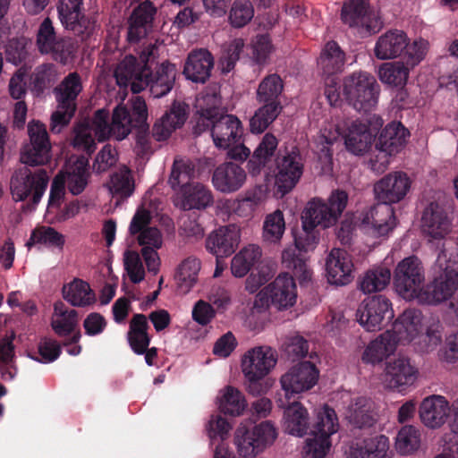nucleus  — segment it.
<instances>
[{"label": "nucleus", "mask_w": 458, "mask_h": 458, "mask_svg": "<svg viewBox=\"0 0 458 458\" xmlns=\"http://www.w3.org/2000/svg\"><path fill=\"white\" fill-rule=\"evenodd\" d=\"M353 264L347 251L333 249L327 258L326 272L330 284L344 286L350 284L354 276Z\"/></svg>", "instance_id": "c85d7f7f"}, {"label": "nucleus", "mask_w": 458, "mask_h": 458, "mask_svg": "<svg viewBox=\"0 0 458 458\" xmlns=\"http://www.w3.org/2000/svg\"><path fill=\"white\" fill-rule=\"evenodd\" d=\"M358 323L369 332L381 330L394 318L391 301L384 294L367 296L356 312Z\"/></svg>", "instance_id": "1a4fd4ad"}, {"label": "nucleus", "mask_w": 458, "mask_h": 458, "mask_svg": "<svg viewBox=\"0 0 458 458\" xmlns=\"http://www.w3.org/2000/svg\"><path fill=\"white\" fill-rule=\"evenodd\" d=\"M200 269V262L198 259L189 257L177 267L174 279L178 289L182 293H187L197 282L198 273Z\"/></svg>", "instance_id": "8fccbe9b"}, {"label": "nucleus", "mask_w": 458, "mask_h": 458, "mask_svg": "<svg viewBox=\"0 0 458 458\" xmlns=\"http://www.w3.org/2000/svg\"><path fill=\"white\" fill-rule=\"evenodd\" d=\"M421 313L417 310H405L394 322L392 334L397 342L411 343L420 334Z\"/></svg>", "instance_id": "e433bc0d"}, {"label": "nucleus", "mask_w": 458, "mask_h": 458, "mask_svg": "<svg viewBox=\"0 0 458 458\" xmlns=\"http://www.w3.org/2000/svg\"><path fill=\"white\" fill-rule=\"evenodd\" d=\"M451 411L448 401L442 395L433 394L425 398L420 406V418L431 428L441 427Z\"/></svg>", "instance_id": "f704fd0d"}, {"label": "nucleus", "mask_w": 458, "mask_h": 458, "mask_svg": "<svg viewBox=\"0 0 458 458\" xmlns=\"http://www.w3.org/2000/svg\"><path fill=\"white\" fill-rule=\"evenodd\" d=\"M277 437V429L271 420L251 427L241 424L234 433V444L240 456L255 458L273 445Z\"/></svg>", "instance_id": "423d86ee"}, {"label": "nucleus", "mask_w": 458, "mask_h": 458, "mask_svg": "<svg viewBox=\"0 0 458 458\" xmlns=\"http://www.w3.org/2000/svg\"><path fill=\"white\" fill-rule=\"evenodd\" d=\"M83 0H59L56 5L58 18L64 28L77 36L90 35L97 20L82 13Z\"/></svg>", "instance_id": "f3484780"}, {"label": "nucleus", "mask_w": 458, "mask_h": 458, "mask_svg": "<svg viewBox=\"0 0 458 458\" xmlns=\"http://www.w3.org/2000/svg\"><path fill=\"white\" fill-rule=\"evenodd\" d=\"M267 286L272 307L277 310H287L295 305L297 288L293 276L282 273Z\"/></svg>", "instance_id": "cd10ccee"}, {"label": "nucleus", "mask_w": 458, "mask_h": 458, "mask_svg": "<svg viewBox=\"0 0 458 458\" xmlns=\"http://www.w3.org/2000/svg\"><path fill=\"white\" fill-rule=\"evenodd\" d=\"M282 110L270 105H262L250 120V130L252 133H262L277 118Z\"/></svg>", "instance_id": "bf43d9fd"}, {"label": "nucleus", "mask_w": 458, "mask_h": 458, "mask_svg": "<svg viewBox=\"0 0 458 458\" xmlns=\"http://www.w3.org/2000/svg\"><path fill=\"white\" fill-rule=\"evenodd\" d=\"M301 230H293L295 248H287L282 252V264L290 269L300 284L311 280V270L308 267L307 259L301 252L313 250L319 242V233L316 230L322 222L306 208L301 214Z\"/></svg>", "instance_id": "f03ea898"}, {"label": "nucleus", "mask_w": 458, "mask_h": 458, "mask_svg": "<svg viewBox=\"0 0 458 458\" xmlns=\"http://www.w3.org/2000/svg\"><path fill=\"white\" fill-rule=\"evenodd\" d=\"M283 89L284 83L281 77L276 73L268 74L259 82L256 99L261 105H270L276 109L282 110L283 106L279 97Z\"/></svg>", "instance_id": "c03bdc74"}, {"label": "nucleus", "mask_w": 458, "mask_h": 458, "mask_svg": "<svg viewBox=\"0 0 458 458\" xmlns=\"http://www.w3.org/2000/svg\"><path fill=\"white\" fill-rule=\"evenodd\" d=\"M417 373L408 358L399 357L386 362L384 382L387 388L401 391L414 383Z\"/></svg>", "instance_id": "7c9ffc66"}, {"label": "nucleus", "mask_w": 458, "mask_h": 458, "mask_svg": "<svg viewBox=\"0 0 458 458\" xmlns=\"http://www.w3.org/2000/svg\"><path fill=\"white\" fill-rule=\"evenodd\" d=\"M63 298L73 307H86L96 301V296L89 284L79 278L64 284Z\"/></svg>", "instance_id": "a18cd8bd"}, {"label": "nucleus", "mask_w": 458, "mask_h": 458, "mask_svg": "<svg viewBox=\"0 0 458 458\" xmlns=\"http://www.w3.org/2000/svg\"><path fill=\"white\" fill-rule=\"evenodd\" d=\"M344 63V52L334 40L326 44L318 60V65L322 71V77L337 76L343 71Z\"/></svg>", "instance_id": "37998d69"}, {"label": "nucleus", "mask_w": 458, "mask_h": 458, "mask_svg": "<svg viewBox=\"0 0 458 458\" xmlns=\"http://www.w3.org/2000/svg\"><path fill=\"white\" fill-rule=\"evenodd\" d=\"M148 106L145 99L137 96L131 100L130 121L124 123V127L130 129V133L135 130L136 148L142 155L150 149V131L148 123Z\"/></svg>", "instance_id": "b1692460"}, {"label": "nucleus", "mask_w": 458, "mask_h": 458, "mask_svg": "<svg viewBox=\"0 0 458 458\" xmlns=\"http://www.w3.org/2000/svg\"><path fill=\"white\" fill-rule=\"evenodd\" d=\"M348 199L349 196L345 191L337 189L332 191L327 202L320 199H313L305 208L322 222L324 228H327L337 222L347 206Z\"/></svg>", "instance_id": "412c9836"}, {"label": "nucleus", "mask_w": 458, "mask_h": 458, "mask_svg": "<svg viewBox=\"0 0 458 458\" xmlns=\"http://www.w3.org/2000/svg\"><path fill=\"white\" fill-rule=\"evenodd\" d=\"M458 288V271L446 267L422 287L418 302L437 305L449 300Z\"/></svg>", "instance_id": "dca6fc26"}, {"label": "nucleus", "mask_w": 458, "mask_h": 458, "mask_svg": "<svg viewBox=\"0 0 458 458\" xmlns=\"http://www.w3.org/2000/svg\"><path fill=\"white\" fill-rule=\"evenodd\" d=\"M38 349L40 358L30 352H28L27 356L32 360L40 363L53 362L59 358L62 352L61 345L58 342L47 337L40 340Z\"/></svg>", "instance_id": "0e129e2a"}, {"label": "nucleus", "mask_w": 458, "mask_h": 458, "mask_svg": "<svg viewBox=\"0 0 458 458\" xmlns=\"http://www.w3.org/2000/svg\"><path fill=\"white\" fill-rule=\"evenodd\" d=\"M301 153L297 146H293L282 158L277 157L276 186L277 192L284 196L297 184L303 174Z\"/></svg>", "instance_id": "6ab92c4d"}, {"label": "nucleus", "mask_w": 458, "mask_h": 458, "mask_svg": "<svg viewBox=\"0 0 458 458\" xmlns=\"http://www.w3.org/2000/svg\"><path fill=\"white\" fill-rule=\"evenodd\" d=\"M203 102L206 106L199 105L197 110L199 115L196 119L195 123L192 126V134L194 137L200 136L203 132L209 131L212 135V128L216 120L217 106L219 100L216 95H207L203 98Z\"/></svg>", "instance_id": "49530a36"}, {"label": "nucleus", "mask_w": 458, "mask_h": 458, "mask_svg": "<svg viewBox=\"0 0 458 458\" xmlns=\"http://www.w3.org/2000/svg\"><path fill=\"white\" fill-rule=\"evenodd\" d=\"M397 344L390 332L386 331L369 342L362 352L361 361L373 366L381 363L395 352Z\"/></svg>", "instance_id": "4c0bfd02"}, {"label": "nucleus", "mask_w": 458, "mask_h": 458, "mask_svg": "<svg viewBox=\"0 0 458 458\" xmlns=\"http://www.w3.org/2000/svg\"><path fill=\"white\" fill-rule=\"evenodd\" d=\"M341 20L363 37L377 33L382 27L380 19L370 9L369 0H346L342 6Z\"/></svg>", "instance_id": "f8f14e48"}, {"label": "nucleus", "mask_w": 458, "mask_h": 458, "mask_svg": "<svg viewBox=\"0 0 458 458\" xmlns=\"http://www.w3.org/2000/svg\"><path fill=\"white\" fill-rule=\"evenodd\" d=\"M420 445V430L412 425L402 427L395 438L396 451L402 455H408L417 451Z\"/></svg>", "instance_id": "4d7b16f0"}, {"label": "nucleus", "mask_w": 458, "mask_h": 458, "mask_svg": "<svg viewBox=\"0 0 458 458\" xmlns=\"http://www.w3.org/2000/svg\"><path fill=\"white\" fill-rule=\"evenodd\" d=\"M391 280V271L387 267H377L367 271L359 283L364 293H377L384 290Z\"/></svg>", "instance_id": "864d4df0"}, {"label": "nucleus", "mask_w": 458, "mask_h": 458, "mask_svg": "<svg viewBox=\"0 0 458 458\" xmlns=\"http://www.w3.org/2000/svg\"><path fill=\"white\" fill-rule=\"evenodd\" d=\"M221 392L223 394L218 405L220 411L233 417L242 415L247 408L242 393L232 386H225Z\"/></svg>", "instance_id": "09e8293b"}, {"label": "nucleus", "mask_w": 458, "mask_h": 458, "mask_svg": "<svg viewBox=\"0 0 458 458\" xmlns=\"http://www.w3.org/2000/svg\"><path fill=\"white\" fill-rule=\"evenodd\" d=\"M410 135L409 130L399 121L382 126L375 138L377 154L369 162L370 169L377 174L384 173L390 163V157L403 149Z\"/></svg>", "instance_id": "20e7f679"}, {"label": "nucleus", "mask_w": 458, "mask_h": 458, "mask_svg": "<svg viewBox=\"0 0 458 458\" xmlns=\"http://www.w3.org/2000/svg\"><path fill=\"white\" fill-rule=\"evenodd\" d=\"M214 204L212 191L199 182L186 186L182 192L180 208L184 211L205 210Z\"/></svg>", "instance_id": "58836bf2"}, {"label": "nucleus", "mask_w": 458, "mask_h": 458, "mask_svg": "<svg viewBox=\"0 0 458 458\" xmlns=\"http://www.w3.org/2000/svg\"><path fill=\"white\" fill-rule=\"evenodd\" d=\"M344 418L351 435L357 439L371 435L375 431L378 420L373 401L365 396L351 400L346 407Z\"/></svg>", "instance_id": "9d476101"}, {"label": "nucleus", "mask_w": 458, "mask_h": 458, "mask_svg": "<svg viewBox=\"0 0 458 458\" xmlns=\"http://www.w3.org/2000/svg\"><path fill=\"white\" fill-rule=\"evenodd\" d=\"M47 50L55 62L66 65L74 56L75 47L70 38H60L55 39Z\"/></svg>", "instance_id": "69168bd1"}, {"label": "nucleus", "mask_w": 458, "mask_h": 458, "mask_svg": "<svg viewBox=\"0 0 458 458\" xmlns=\"http://www.w3.org/2000/svg\"><path fill=\"white\" fill-rule=\"evenodd\" d=\"M277 361L276 351L267 345L249 350L242 359V371L247 392L253 396L265 394L272 386L267 377Z\"/></svg>", "instance_id": "7ed1b4c3"}, {"label": "nucleus", "mask_w": 458, "mask_h": 458, "mask_svg": "<svg viewBox=\"0 0 458 458\" xmlns=\"http://www.w3.org/2000/svg\"><path fill=\"white\" fill-rule=\"evenodd\" d=\"M411 187V181L403 171L390 172L374 184V194L377 203L371 208L370 215L363 218V223L371 224L377 236H385L395 225L394 211L392 204L403 200Z\"/></svg>", "instance_id": "f257e3e1"}, {"label": "nucleus", "mask_w": 458, "mask_h": 458, "mask_svg": "<svg viewBox=\"0 0 458 458\" xmlns=\"http://www.w3.org/2000/svg\"><path fill=\"white\" fill-rule=\"evenodd\" d=\"M318 370L310 361H302L292 367L280 378L286 399L312 388L318 382Z\"/></svg>", "instance_id": "a211bd4d"}, {"label": "nucleus", "mask_w": 458, "mask_h": 458, "mask_svg": "<svg viewBox=\"0 0 458 458\" xmlns=\"http://www.w3.org/2000/svg\"><path fill=\"white\" fill-rule=\"evenodd\" d=\"M278 406L284 408V431L294 437H302L309 429V412L307 409L297 401L287 405L282 399L277 401Z\"/></svg>", "instance_id": "72a5a7b5"}, {"label": "nucleus", "mask_w": 458, "mask_h": 458, "mask_svg": "<svg viewBox=\"0 0 458 458\" xmlns=\"http://www.w3.org/2000/svg\"><path fill=\"white\" fill-rule=\"evenodd\" d=\"M148 327V318L144 314H134L130 320L127 341L131 349L137 355H143L150 344Z\"/></svg>", "instance_id": "ea45409f"}, {"label": "nucleus", "mask_w": 458, "mask_h": 458, "mask_svg": "<svg viewBox=\"0 0 458 458\" xmlns=\"http://www.w3.org/2000/svg\"><path fill=\"white\" fill-rule=\"evenodd\" d=\"M241 242V229L235 224L221 225L206 239L207 250L216 258H227L237 250Z\"/></svg>", "instance_id": "393cba45"}, {"label": "nucleus", "mask_w": 458, "mask_h": 458, "mask_svg": "<svg viewBox=\"0 0 458 458\" xmlns=\"http://www.w3.org/2000/svg\"><path fill=\"white\" fill-rule=\"evenodd\" d=\"M380 86L366 72H353L344 80L343 95L347 103L359 112H369L378 101Z\"/></svg>", "instance_id": "0eeeda50"}, {"label": "nucleus", "mask_w": 458, "mask_h": 458, "mask_svg": "<svg viewBox=\"0 0 458 458\" xmlns=\"http://www.w3.org/2000/svg\"><path fill=\"white\" fill-rule=\"evenodd\" d=\"M90 128V123L88 121L79 123L74 127L75 135L72 140V146L83 150L88 156L93 154L97 148V144L89 132Z\"/></svg>", "instance_id": "e2e57ef3"}, {"label": "nucleus", "mask_w": 458, "mask_h": 458, "mask_svg": "<svg viewBox=\"0 0 458 458\" xmlns=\"http://www.w3.org/2000/svg\"><path fill=\"white\" fill-rule=\"evenodd\" d=\"M284 229L283 212L276 210L266 217L263 225V238L267 242H276L282 238Z\"/></svg>", "instance_id": "680f3d73"}, {"label": "nucleus", "mask_w": 458, "mask_h": 458, "mask_svg": "<svg viewBox=\"0 0 458 458\" xmlns=\"http://www.w3.org/2000/svg\"><path fill=\"white\" fill-rule=\"evenodd\" d=\"M424 281V267L415 255L404 258L394 268V286L396 293L406 301H418Z\"/></svg>", "instance_id": "6e6552de"}, {"label": "nucleus", "mask_w": 458, "mask_h": 458, "mask_svg": "<svg viewBox=\"0 0 458 458\" xmlns=\"http://www.w3.org/2000/svg\"><path fill=\"white\" fill-rule=\"evenodd\" d=\"M245 170L233 161H225L218 165L212 174L213 187L224 194L238 191L245 183Z\"/></svg>", "instance_id": "bb28decb"}, {"label": "nucleus", "mask_w": 458, "mask_h": 458, "mask_svg": "<svg viewBox=\"0 0 458 458\" xmlns=\"http://www.w3.org/2000/svg\"><path fill=\"white\" fill-rule=\"evenodd\" d=\"M157 7L150 0H145L135 7L129 18L128 40L138 42L145 33V27L152 25Z\"/></svg>", "instance_id": "c9c22d12"}, {"label": "nucleus", "mask_w": 458, "mask_h": 458, "mask_svg": "<svg viewBox=\"0 0 458 458\" xmlns=\"http://www.w3.org/2000/svg\"><path fill=\"white\" fill-rule=\"evenodd\" d=\"M123 263L124 268L133 284H139L144 280L145 271L139 253L133 250H126L123 254Z\"/></svg>", "instance_id": "774afa93"}, {"label": "nucleus", "mask_w": 458, "mask_h": 458, "mask_svg": "<svg viewBox=\"0 0 458 458\" xmlns=\"http://www.w3.org/2000/svg\"><path fill=\"white\" fill-rule=\"evenodd\" d=\"M131 108L125 105H117L112 113V121L108 123L109 112L105 109H98L91 120V125L99 141L103 142L109 138L121 141L130 134V129L124 127L130 121Z\"/></svg>", "instance_id": "9b49d317"}, {"label": "nucleus", "mask_w": 458, "mask_h": 458, "mask_svg": "<svg viewBox=\"0 0 458 458\" xmlns=\"http://www.w3.org/2000/svg\"><path fill=\"white\" fill-rule=\"evenodd\" d=\"M425 40H415L413 42L412 51L408 52L407 60L394 61L382 64L377 72L381 82L394 86L403 87L408 80L410 69L419 64L423 60L426 54Z\"/></svg>", "instance_id": "2eb2a0df"}, {"label": "nucleus", "mask_w": 458, "mask_h": 458, "mask_svg": "<svg viewBox=\"0 0 458 458\" xmlns=\"http://www.w3.org/2000/svg\"><path fill=\"white\" fill-rule=\"evenodd\" d=\"M176 76V65L168 60L161 63L155 72L149 71L145 73V84L148 88L150 96L153 98L165 97L174 89Z\"/></svg>", "instance_id": "c756f323"}, {"label": "nucleus", "mask_w": 458, "mask_h": 458, "mask_svg": "<svg viewBox=\"0 0 458 458\" xmlns=\"http://www.w3.org/2000/svg\"><path fill=\"white\" fill-rule=\"evenodd\" d=\"M57 81V72L55 65L45 63L37 66L30 76V89L31 93L37 97H42L45 92L50 89Z\"/></svg>", "instance_id": "de8ad7c7"}, {"label": "nucleus", "mask_w": 458, "mask_h": 458, "mask_svg": "<svg viewBox=\"0 0 458 458\" xmlns=\"http://www.w3.org/2000/svg\"><path fill=\"white\" fill-rule=\"evenodd\" d=\"M312 437L306 440L304 451L307 458H324L331 447L330 437L316 432H310Z\"/></svg>", "instance_id": "338daca9"}, {"label": "nucleus", "mask_w": 458, "mask_h": 458, "mask_svg": "<svg viewBox=\"0 0 458 458\" xmlns=\"http://www.w3.org/2000/svg\"><path fill=\"white\" fill-rule=\"evenodd\" d=\"M214 57L207 49H199L189 54L183 67L185 78L195 83H205L211 75Z\"/></svg>", "instance_id": "473e14b6"}, {"label": "nucleus", "mask_w": 458, "mask_h": 458, "mask_svg": "<svg viewBox=\"0 0 458 458\" xmlns=\"http://www.w3.org/2000/svg\"><path fill=\"white\" fill-rule=\"evenodd\" d=\"M190 114V106L182 100L174 99L168 109L157 119L151 135L157 141L166 140L174 131L181 129Z\"/></svg>", "instance_id": "aec40b11"}, {"label": "nucleus", "mask_w": 458, "mask_h": 458, "mask_svg": "<svg viewBox=\"0 0 458 458\" xmlns=\"http://www.w3.org/2000/svg\"><path fill=\"white\" fill-rule=\"evenodd\" d=\"M216 114L212 128V140L216 148L226 149L240 141L243 134L242 124L236 115L226 114L219 106Z\"/></svg>", "instance_id": "4be33fe9"}, {"label": "nucleus", "mask_w": 458, "mask_h": 458, "mask_svg": "<svg viewBox=\"0 0 458 458\" xmlns=\"http://www.w3.org/2000/svg\"><path fill=\"white\" fill-rule=\"evenodd\" d=\"M109 191L114 196L127 199L132 195L135 186L131 170L123 165L110 175Z\"/></svg>", "instance_id": "603ef678"}, {"label": "nucleus", "mask_w": 458, "mask_h": 458, "mask_svg": "<svg viewBox=\"0 0 458 458\" xmlns=\"http://www.w3.org/2000/svg\"><path fill=\"white\" fill-rule=\"evenodd\" d=\"M338 428L339 423L335 411L329 405L324 404L323 407L318 410L316 420L310 431L331 437L337 432Z\"/></svg>", "instance_id": "5fc2aeb1"}, {"label": "nucleus", "mask_w": 458, "mask_h": 458, "mask_svg": "<svg viewBox=\"0 0 458 458\" xmlns=\"http://www.w3.org/2000/svg\"><path fill=\"white\" fill-rule=\"evenodd\" d=\"M24 165L14 171L10 181V190L14 201H23L32 194L31 203L22 206V210L32 211L39 203L48 184L49 177L44 168L32 171Z\"/></svg>", "instance_id": "39448f33"}, {"label": "nucleus", "mask_w": 458, "mask_h": 458, "mask_svg": "<svg viewBox=\"0 0 458 458\" xmlns=\"http://www.w3.org/2000/svg\"><path fill=\"white\" fill-rule=\"evenodd\" d=\"M30 143L21 151V162L32 167L47 164L51 158V143L46 125L39 121H31L28 124Z\"/></svg>", "instance_id": "4468645a"}, {"label": "nucleus", "mask_w": 458, "mask_h": 458, "mask_svg": "<svg viewBox=\"0 0 458 458\" xmlns=\"http://www.w3.org/2000/svg\"><path fill=\"white\" fill-rule=\"evenodd\" d=\"M81 90L82 84L80 74L76 72H70L53 89L57 106L59 108H67L68 106L77 108L76 99Z\"/></svg>", "instance_id": "79ce46f5"}, {"label": "nucleus", "mask_w": 458, "mask_h": 458, "mask_svg": "<svg viewBox=\"0 0 458 458\" xmlns=\"http://www.w3.org/2000/svg\"><path fill=\"white\" fill-rule=\"evenodd\" d=\"M64 243V236L62 233L53 227L42 226L31 231L30 236L26 242V247L30 249L36 244H44L62 250Z\"/></svg>", "instance_id": "6e6d98bb"}, {"label": "nucleus", "mask_w": 458, "mask_h": 458, "mask_svg": "<svg viewBox=\"0 0 458 458\" xmlns=\"http://www.w3.org/2000/svg\"><path fill=\"white\" fill-rule=\"evenodd\" d=\"M412 47L413 44H409V38L405 32L399 30H390L377 38L374 53L379 60L394 59L401 56L403 60L406 61L408 52H413Z\"/></svg>", "instance_id": "a878e982"}, {"label": "nucleus", "mask_w": 458, "mask_h": 458, "mask_svg": "<svg viewBox=\"0 0 458 458\" xmlns=\"http://www.w3.org/2000/svg\"><path fill=\"white\" fill-rule=\"evenodd\" d=\"M254 16V8L250 0L233 1L229 12V22L233 28H242Z\"/></svg>", "instance_id": "052dcab7"}, {"label": "nucleus", "mask_w": 458, "mask_h": 458, "mask_svg": "<svg viewBox=\"0 0 458 458\" xmlns=\"http://www.w3.org/2000/svg\"><path fill=\"white\" fill-rule=\"evenodd\" d=\"M452 206L430 202L424 209L421 217L422 231L433 239H443L451 231Z\"/></svg>", "instance_id": "5701e85b"}, {"label": "nucleus", "mask_w": 458, "mask_h": 458, "mask_svg": "<svg viewBox=\"0 0 458 458\" xmlns=\"http://www.w3.org/2000/svg\"><path fill=\"white\" fill-rule=\"evenodd\" d=\"M193 176L194 168L191 164L174 160L168 183L174 191L180 190L182 192L186 186H191V180Z\"/></svg>", "instance_id": "13d9d810"}, {"label": "nucleus", "mask_w": 458, "mask_h": 458, "mask_svg": "<svg viewBox=\"0 0 458 458\" xmlns=\"http://www.w3.org/2000/svg\"><path fill=\"white\" fill-rule=\"evenodd\" d=\"M278 145L277 139L267 132L247 163V169L251 176L259 175L266 165L271 160Z\"/></svg>", "instance_id": "a19ab883"}, {"label": "nucleus", "mask_w": 458, "mask_h": 458, "mask_svg": "<svg viewBox=\"0 0 458 458\" xmlns=\"http://www.w3.org/2000/svg\"><path fill=\"white\" fill-rule=\"evenodd\" d=\"M150 212L145 208H139L135 212L130 223L129 233L131 235L138 236V242L143 247H153L154 250L161 248L162 233L157 227H147L150 223Z\"/></svg>", "instance_id": "2f4dec72"}, {"label": "nucleus", "mask_w": 458, "mask_h": 458, "mask_svg": "<svg viewBox=\"0 0 458 458\" xmlns=\"http://www.w3.org/2000/svg\"><path fill=\"white\" fill-rule=\"evenodd\" d=\"M144 74L137 58L132 55H125L114 71V76L120 87H127L134 80L141 81Z\"/></svg>", "instance_id": "3c124183"}, {"label": "nucleus", "mask_w": 458, "mask_h": 458, "mask_svg": "<svg viewBox=\"0 0 458 458\" xmlns=\"http://www.w3.org/2000/svg\"><path fill=\"white\" fill-rule=\"evenodd\" d=\"M383 123V119L377 114H370L365 123L352 122L344 137L346 150L357 157L365 155L375 143Z\"/></svg>", "instance_id": "ddd939ff"}]
</instances>
